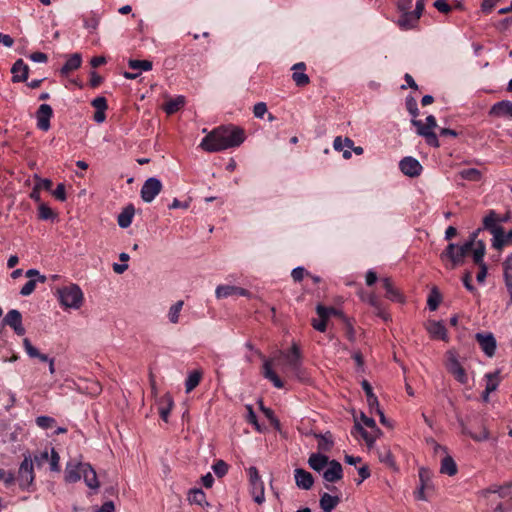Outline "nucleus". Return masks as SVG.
I'll return each instance as SVG.
<instances>
[{
  "label": "nucleus",
  "instance_id": "f257e3e1",
  "mask_svg": "<svg viewBox=\"0 0 512 512\" xmlns=\"http://www.w3.org/2000/svg\"><path fill=\"white\" fill-rule=\"evenodd\" d=\"M246 139L245 131L232 124L219 126L210 131L200 143V147L209 153L220 152L240 146Z\"/></svg>",
  "mask_w": 512,
  "mask_h": 512
},
{
  "label": "nucleus",
  "instance_id": "f03ea898",
  "mask_svg": "<svg viewBox=\"0 0 512 512\" xmlns=\"http://www.w3.org/2000/svg\"><path fill=\"white\" fill-rule=\"evenodd\" d=\"M482 496L488 500V505L494 512H507L512 510V490L511 484L503 486H491L481 492Z\"/></svg>",
  "mask_w": 512,
  "mask_h": 512
},
{
  "label": "nucleus",
  "instance_id": "7ed1b4c3",
  "mask_svg": "<svg viewBox=\"0 0 512 512\" xmlns=\"http://www.w3.org/2000/svg\"><path fill=\"white\" fill-rule=\"evenodd\" d=\"M60 304L65 308L79 309L83 303V292L76 284H71L57 290Z\"/></svg>",
  "mask_w": 512,
  "mask_h": 512
},
{
  "label": "nucleus",
  "instance_id": "20e7f679",
  "mask_svg": "<svg viewBox=\"0 0 512 512\" xmlns=\"http://www.w3.org/2000/svg\"><path fill=\"white\" fill-rule=\"evenodd\" d=\"M411 123L417 128V134L424 137L429 146L438 148L440 146L438 137L433 131L437 127L436 119L433 115L426 117V123L420 120L412 119Z\"/></svg>",
  "mask_w": 512,
  "mask_h": 512
},
{
  "label": "nucleus",
  "instance_id": "39448f33",
  "mask_svg": "<svg viewBox=\"0 0 512 512\" xmlns=\"http://www.w3.org/2000/svg\"><path fill=\"white\" fill-rule=\"evenodd\" d=\"M500 217L494 210H490L488 215L483 219V229L488 230L492 235V247L501 250L503 248L502 234L503 227L498 223L501 222Z\"/></svg>",
  "mask_w": 512,
  "mask_h": 512
},
{
  "label": "nucleus",
  "instance_id": "423d86ee",
  "mask_svg": "<svg viewBox=\"0 0 512 512\" xmlns=\"http://www.w3.org/2000/svg\"><path fill=\"white\" fill-rule=\"evenodd\" d=\"M280 359L283 360V365L298 379H303L301 352L297 344L291 346L289 353H280Z\"/></svg>",
  "mask_w": 512,
  "mask_h": 512
},
{
  "label": "nucleus",
  "instance_id": "0eeeda50",
  "mask_svg": "<svg viewBox=\"0 0 512 512\" xmlns=\"http://www.w3.org/2000/svg\"><path fill=\"white\" fill-rule=\"evenodd\" d=\"M471 251V243H464L462 245H456L450 243L446 249L441 253L440 258L442 260L449 259L452 263V268L464 263V258Z\"/></svg>",
  "mask_w": 512,
  "mask_h": 512
},
{
  "label": "nucleus",
  "instance_id": "6e6552de",
  "mask_svg": "<svg viewBox=\"0 0 512 512\" xmlns=\"http://www.w3.org/2000/svg\"><path fill=\"white\" fill-rule=\"evenodd\" d=\"M434 492L432 473L429 469L421 467L419 469V487L415 491V498L421 501H427L429 495Z\"/></svg>",
  "mask_w": 512,
  "mask_h": 512
},
{
  "label": "nucleus",
  "instance_id": "1a4fd4ad",
  "mask_svg": "<svg viewBox=\"0 0 512 512\" xmlns=\"http://www.w3.org/2000/svg\"><path fill=\"white\" fill-rule=\"evenodd\" d=\"M446 355V368L448 372L451 373L458 382H460L461 384H466L468 381V377L465 369L458 361L456 353L450 350L447 352Z\"/></svg>",
  "mask_w": 512,
  "mask_h": 512
},
{
  "label": "nucleus",
  "instance_id": "9d476101",
  "mask_svg": "<svg viewBox=\"0 0 512 512\" xmlns=\"http://www.w3.org/2000/svg\"><path fill=\"white\" fill-rule=\"evenodd\" d=\"M18 480L20 487L22 488L30 486L34 481L33 461L29 454L24 455V459L20 464L18 470Z\"/></svg>",
  "mask_w": 512,
  "mask_h": 512
},
{
  "label": "nucleus",
  "instance_id": "9b49d317",
  "mask_svg": "<svg viewBox=\"0 0 512 512\" xmlns=\"http://www.w3.org/2000/svg\"><path fill=\"white\" fill-rule=\"evenodd\" d=\"M162 183L155 177L148 178L141 188V198L144 202L150 203L161 192Z\"/></svg>",
  "mask_w": 512,
  "mask_h": 512
},
{
  "label": "nucleus",
  "instance_id": "f8f14e48",
  "mask_svg": "<svg viewBox=\"0 0 512 512\" xmlns=\"http://www.w3.org/2000/svg\"><path fill=\"white\" fill-rule=\"evenodd\" d=\"M2 322L3 325L11 327L19 336L24 335L26 332L22 324V314L16 309L8 311Z\"/></svg>",
  "mask_w": 512,
  "mask_h": 512
},
{
  "label": "nucleus",
  "instance_id": "ddd939ff",
  "mask_svg": "<svg viewBox=\"0 0 512 512\" xmlns=\"http://www.w3.org/2000/svg\"><path fill=\"white\" fill-rule=\"evenodd\" d=\"M475 339L486 356L493 357L495 355L497 342L492 333H477Z\"/></svg>",
  "mask_w": 512,
  "mask_h": 512
},
{
  "label": "nucleus",
  "instance_id": "4468645a",
  "mask_svg": "<svg viewBox=\"0 0 512 512\" xmlns=\"http://www.w3.org/2000/svg\"><path fill=\"white\" fill-rule=\"evenodd\" d=\"M399 168L404 175L409 177H417L422 172V165L413 157H404L399 163Z\"/></svg>",
  "mask_w": 512,
  "mask_h": 512
},
{
  "label": "nucleus",
  "instance_id": "2eb2a0df",
  "mask_svg": "<svg viewBox=\"0 0 512 512\" xmlns=\"http://www.w3.org/2000/svg\"><path fill=\"white\" fill-rule=\"evenodd\" d=\"M53 115V110L50 105L42 104L36 112L37 127L42 131L50 129V119Z\"/></svg>",
  "mask_w": 512,
  "mask_h": 512
},
{
  "label": "nucleus",
  "instance_id": "dca6fc26",
  "mask_svg": "<svg viewBox=\"0 0 512 512\" xmlns=\"http://www.w3.org/2000/svg\"><path fill=\"white\" fill-rule=\"evenodd\" d=\"M489 116L495 118L508 117L512 118V102L509 100H502L492 105L488 112Z\"/></svg>",
  "mask_w": 512,
  "mask_h": 512
},
{
  "label": "nucleus",
  "instance_id": "f3484780",
  "mask_svg": "<svg viewBox=\"0 0 512 512\" xmlns=\"http://www.w3.org/2000/svg\"><path fill=\"white\" fill-rule=\"evenodd\" d=\"M343 477V468L337 460H330L328 468L323 472V479L329 483L341 480Z\"/></svg>",
  "mask_w": 512,
  "mask_h": 512
},
{
  "label": "nucleus",
  "instance_id": "a211bd4d",
  "mask_svg": "<svg viewBox=\"0 0 512 512\" xmlns=\"http://www.w3.org/2000/svg\"><path fill=\"white\" fill-rule=\"evenodd\" d=\"M383 288L385 289V297L393 302L403 303L405 298L403 294L397 289L390 277H385L381 279Z\"/></svg>",
  "mask_w": 512,
  "mask_h": 512
},
{
  "label": "nucleus",
  "instance_id": "6ab92c4d",
  "mask_svg": "<svg viewBox=\"0 0 512 512\" xmlns=\"http://www.w3.org/2000/svg\"><path fill=\"white\" fill-rule=\"evenodd\" d=\"M217 298H227L229 296H245L249 297L250 292L244 288L233 286V285H219L216 288Z\"/></svg>",
  "mask_w": 512,
  "mask_h": 512
},
{
  "label": "nucleus",
  "instance_id": "aec40b11",
  "mask_svg": "<svg viewBox=\"0 0 512 512\" xmlns=\"http://www.w3.org/2000/svg\"><path fill=\"white\" fill-rule=\"evenodd\" d=\"M503 281L509 296V303L512 304V253L502 263Z\"/></svg>",
  "mask_w": 512,
  "mask_h": 512
},
{
  "label": "nucleus",
  "instance_id": "412c9836",
  "mask_svg": "<svg viewBox=\"0 0 512 512\" xmlns=\"http://www.w3.org/2000/svg\"><path fill=\"white\" fill-rule=\"evenodd\" d=\"M11 73L13 74V83L25 82L28 79L29 67L24 63L22 59H18L13 64Z\"/></svg>",
  "mask_w": 512,
  "mask_h": 512
},
{
  "label": "nucleus",
  "instance_id": "4be33fe9",
  "mask_svg": "<svg viewBox=\"0 0 512 512\" xmlns=\"http://www.w3.org/2000/svg\"><path fill=\"white\" fill-rule=\"evenodd\" d=\"M294 477L296 485L304 490H309L314 484V478L312 474L302 468H297L294 471Z\"/></svg>",
  "mask_w": 512,
  "mask_h": 512
},
{
  "label": "nucleus",
  "instance_id": "5701e85b",
  "mask_svg": "<svg viewBox=\"0 0 512 512\" xmlns=\"http://www.w3.org/2000/svg\"><path fill=\"white\" fill-rule=\"evenodd\" d=\"M291 69L293 70L292 79L295 82L296 86L304 87L309 84V76L306 73H304L306 69V65L304 62L294 64Z\"/></svg>",
  "mask_w": 512,
  "mask_h": 512
},
{
  "label": "nucleus",
  "instance_id": "b1692460",
  "mask_svg": "<svg viewBox=\"0 0 512 512\" xmlns=\"http://www.w3.org/2000/svg\"><path fill=\"white\" fill-rule=\"evenodd\" d=\"M82 468V477L84 479L85 484L91 489H98L100 483L97 478L96 471L89 463L81 464Z\"/></svg>",
  "mask_w": 512,
  "mask_h": 512
},
{
  "label": "nucleus",
  "instance_id": "393cba45",
  "mask_svg": "<svg viewBox=\"0 0 512 512\" xmlns=\"http://www.w3.org/2000/svg\"><path fill=\"white\" fill-rule=\"evenodd\" d=\"M426 328L432 338L447 340V330L443 322L429 321Z\"/></svg>",
  "mask_w": 512,
  "mask_h": 512
},
{
  "label": "nucleus",
  "instance_id": "a878e982",
  "mask_svg": "<svg viewBox=\"0 0 512 512\" xmlns=\"http://www.w3.org/2000/svg\"><path fill=\"white\" fill-rule=\"evenodd\" d=\"M157 403L160 417L163 421L168 422V416L174 405L172 396L169 393H166L159 398Z\"/></svg>",
  "mask_w": 512,
  "mask_h": 512
},
{
  "label": "nucleus",
  "instance_id": "bb28decb",
  "mask_svg": "<svg viewBox=\"0 0 512 512\" xmlns=\"http://www.w3.org/2000/svg\"><path fill=\"white\" fill-rule=\"evenodd\" d=\"M329 457L322 453H312L308 458V465L314 471H322L328 464Z\"/></svg>",
  "mask_w": 512,
  "mask_h": 512
},
{
  "label": "nucleus",
  "instance_id": "cd10ccee",
  "mask_svg": "<svg viewBox=\"0 0 512 512\" xmlns=\"http://www.w3.org/2000/svg\"><path fill=\"white\" fill-rule=\"evenodd\" d=\"M135 214V209L132 204L127 205L118 215L117 222L120 228H128Z\"/></svg>",
  "mask_w": 512,
  "mask_h": 512
},
{
  "label": "nucleus",
  "instance_id": "c85d7f7f",
  "mask_svg": "<svg viewBox=\"0 0 512 512\" xmlns=\"http://www.w3.org/2000/svg\"><path fill=\"white\" fill-rule=\"evenodd\" d=\"M340 503L338 496L330 495L329 493H323L320 497V507L323 512H332V510Z\"/></svg>",
  "mask_w": 512,
  "mask_h": 512
},
{
  "label": "nucleus",
  "instance_id": "c756f323",
  "mask_svg": "<svg viewBox=\"0 0 512 512\" xmlns=\"http://www.w3.org/2000/svg\"><path fill=\"white\" fill-rule=\"evenodd\" d=\"M313 436L319 440L318 450L321 452H329L334 445L331 432L327 431L324 434L314 433Z\"/></svg>",
  "mask_w": 512,
  "mask_h": 512
},
{
  "label": "nucleus",
  "instance_id": "7c9ffc66",
  "mask_svg": "<svg viewBox=\"0 0 512 512\" xmlns=\"http://www.w3.org/2000/svg\"><path fill=\"white\" fill-rule=\"evenodd\" d=\"M82 57L79 53L70 55L65 64L62 66L60 72L62 75H67L69 72L78 69L81 66Z\"/></svg>",
  "mask_w": 512,
  "mask_h": 512
},
{
  "label": "nucleus",
  "instance_id": "2f4dec72",
  "mask_svg": "<svg viewBox=\"0 0 512 512\" xmlns=\"http://www.w3.org/2000/svg\"><path fill=\"white\" fill-rule=\"evenodd\" d=\"M81 464L77 465L68 464L65 469V481L69 483H75L82 477Z\"/></svg>",
  "mask_w": 512,
  "mask_h": 512
},
{
  "label": "nucleus",
  "instance_id": "473e14b6",
  "mask_svg": "<svg viewBox=\"0 0 512 512\" xmlns=\"http://www.w3.org/2000/svg\"><path fill=\"white\" fill-rule=\"evenodd\" d=\"M402 11L403 13L398 19L399 26L404 29H410L414 27L415 24L418 22L417 14L409 12L408 9Z\"/></svg>",
  "mask_w": 512,
  "mask_h": 512
},
{
  "label": "nucleus",
  "instance_id": "72a5a7b5",
  "mask_svg": "<svg viewBox=\"0 0 512 512\" xmlns=\"http://www.w3.org/2000/svg\"><path fill=\"white\" fill-rule=\"evenodd\" d=\"M23 346L29 357L38 358L42 362H48L50 360L46 354L40 353L38 349L32 345L28 338L23 339Z\"/></svg>",
  "mask_w": 512,
  "mask_h": 512
},
{
  "label": "nucleus",
  "instance_id": "f704fd0d",
  "mask_svg": "<svg viewBox=\"0 0 512 512\" xmlns=\"http://www.w3.org/2000/svg\"><path fill=\"white\" fill-rule=\"evenodd\" d=\"M263 368H264V372H263V375L266 379L270 380L273 385L276 387V388H283L284 387V383L283 381L278 377V375L271 369V364H270V361H265L264 365H263Z\"/></svg>",
  "mask_w": 512,
  "mask_h": 512
},
{
  "label": "nucleus",
  "instance_id": "c9c22d12",
  "mask_svg": "<svg viewBox=\"0 0 512 512\" xmlns=\"http://www.w3.org/2000/svg\"><path fill=\"white\" fill-rule=\"evenodd\" d=\"M457 465L450 455H445L441 461L440 472L449 476H454L457 473Z\"/></svg>",
  "mask_w": 512,
  "mask_h": 512
},
{
  "label": "nucleus",
  "instance_id": "e433bc0d",
  "mask_svg": "<svg viewBox=\"0 0 512 512\" xmlns=\"http://www.w3.org/2000/svg\"><path fill=\"white\" fill-rule=\"evenodd\" d=\"M202 371L201 370H194L192 371L186 381H185V391L186 393H190L192 390H194L200 383L202 379Z\"/></svg>",
  "mask_w": 512,
  "mask_h": 512
},
{
  "label": "nucleus",
  "instance_id": "4c0bfd02",
  "mask_svg": "<svg viewBox=\"0 0 512 512\" xmlns=\"http://www.w3.org/2000/svg\"><path fill=\"white\" fill-rule=\"evenodd\" d=\"M185 104V98L183 96H178L174 99H170L164 105V111L168 115H172L179 111Z\"/></svg>",
  "mask_w": 512,
  "mask_h": 512
},
{
  "label": "nucleus",
  "instance_id": "58836bf2",
  "mask_svg": "<svg viewBox=\"0 0 512 512\" xmlns=\"http://www.w3.org/2000/svg\"><path fill=\"white\" fill-rule=\"evenodd\" d=\"M251 486V494L253 497V500L257 504H262L265 501V495H264V484L262 481L250 483Z\"/></svg>",
  "mask_w": 512,
  "mask_h": 512
},
{
  "label": "nucleus",
  "instance_id": "ea45409f",
  "mask_svg": "<svg viewBox=\"0 0 512 512\" xmlns=\"http://www.w3.org/2000/svg\"><path fill=\"white\" fill-rule=\"evenodd\" d=\"M473 250V261L476 265L486 264L483 260L486 252L485 244L482 240L477 241Z\"/></svg>",
  "mask_w": 512,
  "mask_h": 512
},
{
  "label": "nucleus",
  "instance_id": "a19ab883",
  "mask_svg": "<svg viewBox=\"0 0 512 512\" xmlns=\"http://www.w3.org/2000/svg\"><path fill=\"white\" fill-rule=\"evenodd\" d=\"M354 428L357 432L360 433L367 446L372 447L379 434L376 433L373 435L372 433L367 432L358 422H355Z\"/></svg>",
  "mask_w": 512,
  "mask_h": 512
},
{
  "label": "nucleus",
  "instance_id": "79ce46f5",
  "mask_svg": "<svg viewBox=\"0 0 512 512\" xmlns=\"http://www.w3.org/2000/svg\"><path fill=\"white\" fill-rule=\"evenodd\" d=\"M459 176L462 178V179H465V180H469V181H480L481 180V177H482V174L481 172L476 169V168H468V169H463L459 172Z\"/></svg>",
  "mask_w": 512,
  "mask_h": 512
},
{
  "label": "nucleus",
  "instance_id": "37998d69",
  "mask_svg": "<svg viewBox=\"0 0 512 512\" xmlns=\"http://www.w3.org/2000/svg\"><path fill=\"white\" fill-rule=\"evenodd\" d=\"M460 424L462 427V433L469 435L474 441L481 442L489 438V432L485 427L482 428L480 433H472L467 430L462 421L460 422Z\"/></svg>",
  "mask_w": 512,
  "mask_h": 512
},
{
  "label": "nucleus",
  "instance_id": "c03bdc74",
  "mask_svg": "<svg viewBox=\"0 0 512 512\" xmlns=\"http://www.w3.org/2000/svg\"><path fill=\"white\" fill-rule=\"evenodd\" d=\"M487 378V384L485 387V391L494 392L499 385V371H495L493 373H488L485 376Z\"/></svg>",
  "mask_w": 512,
  "mask_h": 512
},
{
  "label": "nucleus",
  "instance_id": "a18cd8bd",
  "mask_svg": "<svg viewBox=\"0 0 512 512\" xmlns=\"http://www.w3.org/2000/svg\"><path fill=\"white\" fill-rule=\"evenodd\" d=\"M441 299H442L441 298V294L439 293L437 288L434 287L431 290V292L429 294V297H428V300H427V305H428L429 309L431 311H435L438 308V306H439V304L441 302Z\"/></svg>",
  "mask_w": 512,
  "mask_h": 512
},
{
  "label": "nucleus",
  "instance_id": "49530a36",
  "mask_svg": "<svg viewBox=\"0 0 512 512\" xmlns=\"http://www.w3.org/2000/svg\"><path fill=\"white\" fill-rule=\"evenodd\" d=\"M188 500L190 503L202 506L206 501V496L201 489H192L188 495Z\"/></svg>",
  "mask_w": 512,
  "mask_h": 512
},
{
  "label": "nucleus",
  "instance_id": "de8ad7c7",
  "mask_svg": "<svg viewBox=\"0 0 512 512\" xmlns=\"http://www.w3.org/2000/svg\"><path fill=\"white\" fill-rule=\"evenodd\" d=\"M184 305L182 300L177 301L174 305L170 307L168 317L171 323L176 324L179 320V314Z\"/></svg>",
  "mask_w": 512,
  "mask_h": 512
},
{
  "label": "nucleus",
  "instance_id": "09e8293b",
  "mask_svg": "<svg viewBox=\"0 0 512 512\" xmlns=\"http://www.w3.org/2000/svg\"><path fill=\"white\" fill-rule=\"evenodd\" d=\"M152 62L149 60H136V59H130L128 61V66L131 69H141L143 71H149L152 69Z\"/></svg>",
  "mask_w": 512,
  "mask_h": 512
},
{
  "label": "nucleus",
  "instance_id": "8fccbe9b",
  "mask_svg": "<svg viewBox=\"0 0 512 512\" xmlns=\"http://www.w3.org/2000/svg\"><path fill=\"white\" fill-rule=\"evenodd\" d=\"M38 211V216L41 220H50L56 218L57 216V214L44 203L40 204Z\"/></svg>",
  "mask_w": 512,
  "mask_h": 512
},
{
  "label": "nucleus",
  "instance_id": "3c124183",
  "mask_svg": "<svg viewBox=\"0 0 512 512\" xmlns=\"http://www.w3.org/2000/svg\"><path fill=\"white\" fill-rule=\"evenodd\" d=\"M228 468H229L228 464L223 460L216 461L212 466L213 472L219 478H221L227 474Z\"/></svg>",
  "mask_w": 512,
  "mask_h": 512
},
{
  "label": "nucleus",
  "instance_id": "603ef678",
  "mask_svg": "<svg viewBox=\"0 0 512 512\" xmlns=\"http://www.w3.org/2000/svg\"><path fill=\"white\" fill-rule=\"evenodd\" d=\"M55 422V419L49 416H39L36 418L37 425L42 429L52 428Z\"/></svg>",
  "mask_w": 512,
  "mask_h": 512
},
{
  "label": "nucleus",
  "instance_id": "864d4df0",
  "mask_svg": "<svg viewBox=\"0 0 512 512\" xmlns=\"http://www.w3.org/2000/svg\"><path fill=\"white\" fill-rule=\"evenodd\" d=\"M310 276V274L303 267H296L291 272V277L295 282H300L303 280L304 276Z\"/></svg>",
  "mask_w": 512,
  "mask_h": 512
},
{
  "label": "nucleus",
  "instance_id": "5fc2aeb1",
  "mask_svg": "<svg viewBox=\"0 0 512 512\" xmlns=\"http://www.w3.org/2000/svg\"><path fill=\"white\" fill-rule=\"evenodd\" d=\"M36 287V280L30 279L20 290V294L22 296H29L31 295Z\"/></svg>",
  "mask_w": 512,
  "mask_h": 512
},
{
  "label": "nucleus",
  "instance_id": "6e6d98bb",
  "mask_svg": "<svg viewBox=\"0 0 512 512\" xmlns=\"http://www.w3.org/2000/svg\"><path fill=\"white\" fill-rule=\"evenodd\" d=\"M406 107L409 113L414 117V119L418 116L419 111L417 107V102L413 97H409L406 100Z\"/></svg>",
  "mask_w": 512,
  "mask_h": 512
},
{
  "label": "nucleus",
  "instance_id": "4d7b16f0",
  "mask_svg": "<svg viewBox=\"0 0 512 512\" xmlns=\"http://www.w3.org/2000/svg\"><path fill=\"white\" fill-rule=\"evenodd\" d=\"M462 281H463V284L465 286V288L471 292V293H476L477 292V289L475 288V286L472 284V274L471 272L467 271L463 278H462Z\"/></svg>",
  "mask_w": 512,
  "mask_h": 512
},
{
  "label": "nucleus",
  "instance_id": "13d9d810",
  "mask_svg": "<svg viewBox=\"0 0 512 512\" xmlns=\"http://www.w3.org/2000/svg\"><path fill=\"white\" fill-rule=\"evenodd\" d=\"M59 461H60L59 454L55 451L54 448H52L51 449V457H50V469L52 471L60 470Z\"/></svg>",
  "mask_w": 512,
  "mask_h": 512
},
{
  "label": "nucleus",
  "instance_id": "bf43d9fd",
  "mask_svg": "<svg viewBox=\"0 0 512 512\" xmlns=\"http://www.w3.org/2000/svg\"><path fill=\"white\" fill-rule=\"evenodd\" d=\"M433 5L441 13L446 14L452 10V8L448 4L447 0H436Z\"/></svg>",
  "mask_w": 512,
  "mask_h": 512
},
{
  "label": "nucleus",
  "instance_id": "052dcab7",
  "mask_svg": "<svg viewBox=\"0 0 512 512\" xmlns=\"http://www.w3.org/2000/svg\"><path fill=\"white\" fill-rule=\"evenodd\" d=\"M267 112V105L264 102H259L253 107V114L256 118H262Z\"/></svg>",
  "mask_w": 512,
  "mask_h": 512
},
{
  "label": "nucleus",
  "instance_id": "680f3d73",
  "mask_svg": "<svg viewBox=\"0 0 512 512\" xmlns=\"http://www.w3.org/2000/svg\"><path fill=\"white\" fill-rule=\"evenodd\" d=\"M91 104L96 110H105L106 111V109L108 107L107 100L103 96L96 97L95 99L92 100Z\"/></svg>",
  "mask_w": 512,
  "mask_h": 512
},
{
  "label": "nucleus",
  "instance_id": "e2e57ef3",
  "mask_svg": "<svg viewBox=\"0 0 512 512\" xmlns=\"http://www.w3.org/2000/svg\"><path fill=\"white\" fill-rule=\"evenodd\" d=\"M361 420L363 421V423L373 429L375 431V433L377 434H381V431L379 428H377V425H376V422L373 418H370V417H367L363 412L361 413Z\"/></svg>",
  "mask_w": 512,
  "mask_h": 512
},
{
  "label": "nucleus",
  "instance_id": "0e129e2a",
  "mask_svg": "<svg viewBox=\"0 0 512 512\" xmlns=\"http://www.w3.org/2000/svg\"><path fill=\"white\" fill-rule=\"evenodd\" d=\"M26 277L33 279L36 277V282L44 283L46 282L47 278L45 275H41L40 272L37 269H29L26 271Z\"/></svg>",
  "mask_w": 512,
  "mask_h": 512
},
{
  "label": "nucleus",
  "instance_id": "69168bd1",
  "mask_svg": "<svg viewBox=\"0 0 512 512\" xmlns=\"http://www.w3.org/2000/svg\"><path fill=\"white\" fill-rule=\"evenodd\" d=\"M48 460H49L48 450H44L34 456V461L37 464V466H42Z\"/></svg>",
  "mask_w": 512,
  "mask_h": 512
},
{
  "label": "nucleus",
  "instance_id": "338daca9",
  "mask_svg": "<svg viewBox=\"0 0 512 512\" xmlns=\"http://www.w3.org/2000/svg\"><path fill=\"white\" fill-rule=\"evenodd\" d=\"M53 195L56 199L64 201L66 199L65 185L62 183L58 184Z\"/></svg>",
  "mask_w": 512,
  "mask_h": 512
},
{
  "label": "nucleus",
  "instance_id": "774afa93",
  "mask_svg": "<svg viewBox=\"0 0 512 512\" xmlns=\"http://www.w3.org/2000/svg\"><path fill=\"white\" fill-rule=\"evenodd\" d=\"M115 506L112 501H107L102 504V506L98 509H96L94 512H114Z\"/></svg>",
  "mask_w": 512,
  "mask_h": 512
}]
</instances>
